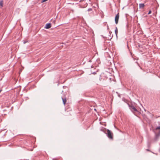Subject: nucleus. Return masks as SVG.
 <instances>
[{"instance_id":"20e7f679","label":"nucleus","mask_w":160,"mask_h":160,"mask_svg":"<svg viewBox=\"0 0 160 160\" xmlns=\"http://www.w3.org/2000/svg\"><path fill=\"white\" fill-rule=\"evenodd\" d=\"M130 108L131 110L132 111H138L137 109L133 106H130Z\"/></svg>"},{"instance_id":"ddd939ff","label":"nucleus","mask_w":160,"mask_h":160,"mask_svg":"<svg viewBox=\"0 0 160 160\" xmlns=\"http://www.w3.org/2000/svg\"><path fill=\"white\" fill-rule=\"evenodd\" d=\"M151 12H152L150 10L148 12V14H151Z\"/></svg>"},{"instance_id":"9b49d317","label":"nucleus","mask_w":160,"mask_h":160,"mask_svg":"<svg viewBox=\"0 0 160 160\" xmlns=\"http://www.w3.org/2000/svg\"><path fill=\"white\" fill-rule=\"evenodd\" d=\"M48 0H42V1H41V2L42 3H43V2H44L46 1H47Z\"/></svg>"},{"instance_id":"39448f33","label":"nucleus","mask_w":160,"mask_h":160,"mask_svg":"<svg viewBox=\"0 0 160 160\" xmlns=\"http://www.w3.org/2000/svg\"><path fill=\"white\" fill-rule=\"evenodd\" d=\"M51 27V24L50 23H47L46 24L45 28L46 29H49Z\"/></svg>"},{"instance_id":"423d86ee","label":"nucleus","mask_w":160,"mask_h":160,"mask_svg":"<svg viewBox=\"0 0 160 160\" xmlns=\"http://www.w3.org/2000/svg\"><path fill=\"white\" fill-rule=\"evenodd\" d=\"M144 4L143 3H140L139 5V8H143L144 7Z\"/></svg>"},{"instance_id":"f8f14e48","label":"nucleus","mask_w":160,"mask_h":160,"mask_svg":"<svg viewBox=\"0 0 160 160\" xmlns=\"http://www.w3.org/2000/svg\"><path fill=\"white\" fill-rule=\"evenodd\" d=\"M55 20H56V19H55V18H54V19H53V20L52 21V22H53L54 23H55Z\"/></svg>"},{"instance_id":"7ed1b4c3","label":"nucleus","mask_w":160,"mask_h":160,"mask_svg":"<svg viewBox=\"0 0 160 160\" xmlns=\"http://www.w3.org/2000/svg\"><path fill=\"white\" fill-rule=\"evenodd\" d=\"M119 13H118L116 16L115 18V22L116 24H117L118 23V21L119 19Z\"/></svg>"},{"instance_id":"1a4fd4ad","label":"nucleus","mask_w":160,"mask_h":160,"mask_svg":"<svg viewBox=\"0 0 160 160\" xmlns=\"http://www.w3.org/2000/svg\"><path fill=\"white\" fill-rule=\"evenodd\" d=\"M3 5V2L2 1H0V6H1V7H2Z\"/></svg>"},{"instance_id":"4468645a","label":"nucleus","mask_w":160,"mask_h":160,"mask_svg":"<svg viewBox=\"0 0 160 160\" xmlns=\"http://www.w3.org/2000/svg\"><path fill=\"white\" fill-rule=\"evenodd\" d=\"M27 42V41H23V43L24 44H25V43H26Z\"/></svg>"},{"instance_id":"f257e3e1","label":"nucleus","mask_w":160,"mask_h":160,"mask_svg":"<svg viewBox=\"0 0 160 160\" xmlns=\"http://www.w3.org/2000/svg\"><path fill=\"white\" fill-rule=\"evenodd\" d=\"M160 129V126H158L155 129V136L154 138V140L155 141H157L159 137L160 136V130L158 132H157L156 131L157 130H159Z\"/></svg>"},{"instance_id":"6e6552de","label":"nucleus","mask_w":160,"mask_h":160,"mask_svg":"<svg viewBox=\"0 0 160 160\" xmlns=\"http://www.w3.org/2000/svg\"><path fill=\"white\" fill-rule=\"evenodd\" d=\"M115 34L116 35V36L117 37V34H118V30L117 28V27H116V29H115Z\"/></svg>"},{"instance_id":"0eeeda50","label":"nucleus","mask_w":160,"mask_h":160,"mask_svg":"<svg viewBox=\"0 0 160 160\" xmlns=\"http://www.w3.org/2000/svg\"><path fill=\"white\" fill-rule=\"evenodd\" d=\"M62 98L63 101V104L65 105L66 102V98H63L62 97Z\"/></svg>"},{"instance_id":"f03ea898","label":"nucleus","mask_w":160,"mask_h":160,"mask_svg":"<svg viewBox=\"0 0 160 160\" xmlns=\"http://www.w3.org/2000/svg\"><path fill=\"white\" fill-rule=\"evenodd\" d=\"M107 135L108 137L110 139H113V135L112 134L110 131L108 129L107 130Z\"/></svg>"},{"instance_id":"2eb2a0df","label":"nucleus","mask_w":160,"mask_h":160,"mask_svg":"<svg viewBox=\"0 0 160 160\" xmlns=\"http://www.w3.org/2000/svg\"><path fill=\"white\" fill-rule=\"evenodd\" d=\"M2 91V89H0V92H1Z\"/></svg>"},{"instance_id":"dca6fc26","label":"nucleus","mask_w":160,"mask_h":160,"mask_svg":"<svg viewBox=\"0 0 160 160\" xmlns=\"http://www.w3.org/2000/svg\"><path fill=\"white\" fill-rule=\"evenodd\" d=\"M111 32H110H110H109V33H111Z\"/></svg>"},{"instance_id":"9d476101","label":"nucleus","mask_w":160,"mask_h":160,"mask_svg":"<svg viewBox=\"0 0 160 160\" xmlns=\"http://www.w3.org/2000/svg\"><path fill=\"white\" fill-rule=\"evenodd\" d=\"M92 10V9L91 8H89L88 11V12H90V11H91Z\"/></svg>"}]
</instances>
